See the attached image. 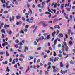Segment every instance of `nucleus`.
I'll return each instance as SVG.
<instances>
[{
	"instance_id": "nucleus-1",
	"label": "nucleus",
	"mask_w": 75,
	"mask_h": 75,
	"mask_svg": "<svg viewBox=\"0 0 75 75\" xmlns=\"http://www.w3.org/2000/svg\"><path fill=\"white\" fill-rule=\"evenodd\" d=\"M25 15H26V18H27L26 19V21H27V22H28V21H29V18H28V16H29V13H25Z\"/></svg>"
},
{
	"instance_id": "nucleus-2",
	"label": "nucleus",
	"mask_w": 75,
	"mask_h": 75,
	"mask_svg": "<svg viewBox=\"0 0 75 75\" xmlns=\"http://www.w3.org/2000/svg\"><path fill=\"white\" fill-rule=\"evenodd\" d=\"M10 21V22H12V20L13 21H14V16H12V18L10 17L9 18Z\"/></svg>"
},
{
	"instance_id": "nucleus-3",
	"label": "nucleus",
	"mask_w": 75,
	"mask_h": 75,
	"mask_svg": "<svg viewBox=\"0 0 75 75\" xmlns=\"http://www.w3.org/2000/svg\"><path fill=\"white\" fill-rule=\"evenodd\" d=\"M52 67L53 69V72H57V69H55V68H56V67L55 66H53Z\"/></svg>"
},
{
	"instance_id": "nucleus-4",
	"label": "nucleus",
	"mask_w": 75,
	"mask_h": 75,
	"mask_svg": "<svg viewBox=\"0 0 75 75\" xmlns=\"http://www.w3.org/2000/svg\"><path fill=\"white\" fill-rule=\"evenodd\" d=\"M45 14H49L48 16L49 18H50V17H51V14L50 13L48 12H46L45 13Z\"/></svg>"
},
{
	"instance_id": "nucleus-5",
	"label": "nucleus",
	"mask_w": 75,
	"mask_h": 75,
	"mask_svg": "<svg viewBox=\"0 0 75 75\" xmlns=\"http://www.w3.org/2000/svg\"><path fill=\"white\" fill-rule=\"evenodd\" d=\"M69 7H70V8H66L67 10L68 11H71V9L72 8V6H71V5H70Z\"/></svg>"
},
{
	"instance_id": "nucleus-6",
	"label": "nucleus",
	"mask_w": 75,
	"mask_h": 75,
	"mask_svg": "<svg viewBox=\"0 0 75 75\" xmlns=\"http://www.w3.org/2000/svg\"><path fill=\"white\" fill-rule=\"evenodd\" d=\"M57 39H56L54 42V45H52V47H54V46H55V45H56V44H57Z\"/></svg>"
},
{
	"instance_id": "nucleus-7",
	"label": "nucleus",
	"mask_w": 75,
	"mask_h": 75,
	"mask_svg": "<svg viewBox=\"0 0 75 75\" xmlns=\"http://www.w3.org/2000/svg\"><path fill=\"white\" fill-rule=\"evenodd\" d=\"M59 59V58L57 57H54V62H56L57 61H58V59Z\"/></svg>"
},
{
	"instance_id": "nucleus-8",
	"label": "nucleus",
	"mask_w": 75,
	"mask_h": 75,
	"mask_svg": "<svg viewBox=\"0 0 75 75\" xmlns=\"http://www.w3.org/2000/svg\"><path fill=\"white\" fill-rule=\"evenodd\" d=\"M63 36H64V35L62 33H60L58 35V36L59 37H60V38L63 37Z\"/></svg>"
},
{
	"instance_id": "nucleus-9",
	"label": "nucleus",
	"mask_w": 75,
	"mask_h": 75,
	"mask_svg": "<svg viewBox=\"0 0 75 75\" xmlns=\"http://www.w3.org/2000/svg\"><path fill=\"white\" fill-rule=\"evenodd\" d=\"M56 34V32L55 31H54V32L53 33H52V37H54L55 36V35Z\"/></svg>"
},
{
	"instance_id": "nucleus-10",
	"label": "nucleus",
	"mask_w": 75,
	"mask_h": 75,
	"mask_svg": "<svg viewBox=\"0 0 75 75\" xmlns=\"http://www.w3.org/2000/svg\"><path fill=\"white\" fill-rule=\"evenodd\" d=\"M62 47L63 48V51H65V46L64 45V44H62Z\"/></svg>"
},
{
	"instance_id": "nucleus-11",
	"label": "nucleus",
	"mask_w": 75,
	"mask_h": 75,
	"mask_svg": "<svg viewBox=\"0 0 75 75\" xmlns=\"http://www.w3.org/2000/svg\"><path fill=\"white\" fill-rule=\"evenodd\" d=\"M59 21V19L56 18L53 21V23H55L56 22H57V21Z\"/></svg>"
},
{
	"instance_id": "nucleus-12",
	"label": "nucleus",
	"mask_w": 75,
	"mask_h": 75,
	"mask_svg": "<svg viewBox=\"0 0 75 75\" xmlns=\"http://www.w3.org/2000/svg\"><path fill=\"white\" fill-rule=\"evenodd\" d=\"M26 50H28V47L27 46H25V49L24 50V51L25 52H26Z\"/></svg>"
},
{
	"instance_id": "nucleus-13",
	"label": "nucleus",
	"mask_w": 75,
	"mask_h": 75,
	"mask_svg": "<svg viewBox=\"0 0 75 75\" xmlns=\"http://www.w3.org/2000/svg\"><path fill=\"white\" fill-rule=\"evenodd\" d=\"M50 37H51V35L49 34L47 36L46 38L47 40H48V39H50Z\"/></svg>"
},
{
	"instance_id": "nucleus-14",
	"label": "nucleus",
	"mask_w": 75,
	"mask_h": 75,
	"mask_svg": "<svg viewBox=\"0 0 75 75\" xmlns=\"http://www.w3.org/2000/svg\"><path fill=\"white\" fill-rule=\"evenodd\" d=\"M42 39H41V38H39L38 39H36V40L37 42H38L39 41H41Z\"/></svg>"
},
{
	"instance_id": "nucleus-15",
	"label": "nucleus",
	"mask_w": 75,
	"mask_h": 75,
	"mask_svg": "<svg viewBox=\"0 0 75 75\" xmlns=\"http://www.w3.org/2000/svg\"><path fill=\"white\" fill-rule=\"evenodd\" d=\"M65 47L66 48V51H68V49H69V47L67 45L65 46Z\"/></svg>"
},
{
	"instance_id": "nucleus-16",
	"label": "nucleus",
	"mask_w": 75,
	"mask_h": 75,
	"mask_svg": "<svg viewBox=\"0 0 75 75\" xmlns=\"http://www.w3.org/2000/svg\"><path fill=\"white\" fill-rule=\"evenodd\" d=\"M6 56L7 57H8V56L10 55V54H9V53H8V52L6 51Z\"/></svg>"
},
{
	"instance_id": "nucleus-17",
	"label": "nucleus",
	"mask_w": 75,
	"mask_h": 75,
	"mask_svg": "<svg viewBox=\"0 0 75 75\" xmlns=\"http://www.w3.org/2000/svg\"><path fill=\"white\" fill-rule=\"evenodd\" d=\"M60 65L61 67H64V64H63L62 62H60Z\"/></svg>"
},
{
	"instance_id": "nucleus-18",
	"label": "nucleus",
	"mask_w": 75,
	"mask_h": 75,
	"mask_svg": "<svg viewBox=\"0 0 75 75\" xmlns=\"http://www.w3.org/2000/svg\"><path fill=\"white\" fill-rule=\"evenodd\" d=\"M3 25H4V24L3 23H2L0 25V30H1L2 28V27H3Z\"/></svg>"
},
{
	"instance_id": "nucleus-19",
	"label": "nucleus",
	"mask_w": 75,
	"mask_h": 75,
	"mask_svg": "<svg viewBox=\"0 0 75 75\" xmlns=\"http://www.w3.org/2000/svg\"><path fill=\"white\" fill-rule=\"evenodd\" d=\"M68 32L67 33V34L69 35H70V34H71V30H68Z\"/></svg>"
},
{
	"instance_id": "nucleus-20",
	"label": "nucleus",
	"mask_w": 75,
	"mask_h": 75,
	"mask_svg": "<svg viewBox=\"0 0 75 75\" xmlns=\"http://www.w3.org/2000/svg\"><path fill=\"white\" fill-rule=\"evenodd\" d=\"M4 27L6 28V27H10V26L8 25L5 24L4 25Z\"/></svg>"
},
{
	"instance_id": "nucleus-21",
	"label": "nucleus",
	"mask_w": 75,
	"mask_h": 75,
	"mask_svg": "<svg viewBox=\"0 0 75 75\" xmlns=\"http://www.w3.org/2000/svg\"><path fill=\"white\" fill-rule=\"evenodd\" d=\"M8 62L7 61H5V62H2V63L3 64H4V65H6V64H7Z\"/></svg>"
},
{
	"instance_id": "nucleus-22",
	"label": "nucleus",
	"mask_w": 75,
	"mask_h": 75,
	"mask_svg": "<svg viewBox=\"0 0 75 75\" xmlns=\"http://www.w3.org/2000/svg\"><path fill=\"white\" fill-rule=\"evenodd\" d=\"M64 4H63L61 5V9H63L64 8Z\"/></svg>"
},
{
	"instance_id": "nucleus-23",
	"label": "nucleus",
	"mask_w": 75,
	"mask_h": 75,
	"mask_svg": "<svg viewBox=\"0 0 75 75\" xmlns=\"http://www.w3.org/2000/svg\"><path fill=\"white\" fill-rule=\"evenodd\" d=\"M16 18L17 19V20H19V19H20V16L17 15L16 16Z\"/></svg>"
},
{
	"instance_id": "nucleus-24",
	"label": "nucleus",
	"mask_w": 75,
	"mask_h": 75,
	"mask_svg": "<svg viewBox=\"0 0 75 75\" xmlns=\"http://www.w3.org/2000/svg\"><path fill=\"white\" fill-rule=\"evenodd\" d=\"M20 34H24V31L23 30L21 29V31H20Z\"/></svg>"
},
{
	"instance_id": "nucleus-25",
	"label": "nucleus",
	"mask_w": 75,
	"mask_h": 75,
	"mask_svg": "<svg viewBox=\"0 0 75 75\" xmlns=\"http://www.w3.org/2000/svg\"><path fill=\"white\" fill-rule=\"evenodd\" d=\"M6 71L8 72H9L10 71V69H9V67H7Z\"/></svg>"
},
{
	"instance_id": "nucleus-26",
	"label": "nucleus",
	"mask_w": 75,
	"mask_h": 75,
	"mask_svg": "<svg viewBox=\"0 0 75 75\" xmlns=\"http://www.w3.org/2000/svg\"><path fill=\"white\" fill-rule=\"evenodd\" d=\"M48 24H47L45 23L43 24V26L45 27H47V26H48Z\"/></svg>"
},
{
	"instance_id": "nucleus-27",
	"label": "nucleus",
	"mask_w": 75,
	"mask_h": 75,
	"mask_svg": "<svg viewBox=\"0 0 75 75\" xmlns=\"http://www.w3.org/2000/svg\"><path fill=\"white\" fill-rule=\"evenodd\" d=\"M15 42L16 44H18L19 42V41L18 39H16L15 41Z\"/></svg>"
},
{
	"instance_id": "nucleus-28",
	"label": "nucleus",
	"mask_w": 75,
	"mask_h": 75,
	"mask_svg": "<svg viewBox=\"0 0 75 75\" xmlns=\"http://www.w3.org/2000/svg\"><path fill=\"white\" fill-rule=\"evenodd\" d=\"M49 71V70H48L47 71H45V74H48V71Z\"/></svg>"
},
{
	"instance_id": "nucleus-29",
	"label": "nucleus",
	"mask_w": 75,
	"mask_h": 75,
	"mask_svg": "<svg viewBox=\"0 0 75 75\" xmlns=\"http://www.w3.org/2000/svg\"><path fill=\"white\" fill-rule=\"evenodd\" d=\"M38 27V26H37L36 27V28H35V29L33 30V33H34V32H35V31L36 30H37V29Z\"/></svg>"
},
{
	"instance_id": "nucleus-30",
	"label": "nucleus",
	"mask_w": 75,
	"mask_h": 75,
	"mask_svg": "<svg viewBox=\"0 0 75 75\" xmlns=\"http://www.w3.org/2000/svg\"><path fill=\"white\" fill-rule=\"evenodd\" d=\"M20 57H22V58H25L24 56L23 55V54H21L20 56Z\"/></svg>"
},
{
	"instance_id": "nucleus-31",
	"label": "nucleus",
	"mask_w": 75,
	"mask_h": 75,
	"mask_svg": "<svg viewBox=\"0 0 75 75\" xmlns=\"http://www.w3.org/2000/svg\"><path fill=\"white\" fill-rule=\"evenodd\" d=\"M2 33H6V31H5V30L4 29H3L1 31Z\"/></svg>"
},
{
	"instance_id": "nucleus-32",
	"label": "nucleus",
	"mask_w": 75,
	"mask_h": 75,
	"mask_svg": "<svg viewBox=\"0 0 75 75\" xmlns=\"http://www.w3.org/2000/svg\"><path fill=\"white\" fill-rule=\"evenodd\" d=\"M9 62H11L12 61V58L10 57L9 58Z\"/></svg>"
},
{
	"instance_id": "nucleus-33",
	"label": "nucleus",
	"mask_w": 75,
	"mask_h": 75,
	"mask_svg": "<svg viewBox=\"0 0 75 75\" xmlns=\"http://www.w3.org/2000/svg\"><path fill=\"white\" fill-rule=\"evenodd\" d=\"M1 1L2 3H4L6 2V1L5 0H4V1L3 0H1Z\"/></svg>"
},
{
	"instance_id": "nucleus-34",
	"label": "nucleus",
	"mask_w": 75,
	"mask_h": 75,
	"mask_svg": "<svg viewBox=\"0 0 75 75\" xmlns=\"http://www.w3.org/2000/svg\"><path fill=\"white\" fill-rule=\"evenodd\" d=\"M34 44L35 45H37V42L36 41H34Z\"/></svg>"
},
{
	"instance_id": "nucleus-35",
	"label": "nucleus",
	"mask_w": 75,
	"mask_h": 75,
	"mask_svg": "<svg viewBox=\"0 0 75 75\" xmlns=\"http://www.w3.org/2000/svg\"><path fill=\"white\" fill-rule=\"evenodd\" d=\"M18 47V45L16 44L15 45V48H17Z\"/></svg>"
},
{
	"instance_id": "nucleus-36",
	"label": "nucleus",
	"mask_w": 75,
	"mask_h": 75,
	"mask_svg": "<svg viewBox=\"0 0 75 75\" xmlns=\"http://www.w3.org/2000/svg\"><path fill=\"white\" fill-rule=\"evenodd\" d=\"M49 60L51 61H52V62H53V63H54V62H53V59L50 58H49Z\"/></svg>"
},
{
	"instance_id": "nucleus-37",
	"label": "nucleus",
	"mask_w": 75,
	"mask_h": 75,
	"mask_svg": "<svg viewBox=\"0 0 75 75\" xmlns=\"http://www.w3.org/2000/svg\"><path fill=\"white\" fill-rule=\"evenodd\" d=\"M59 30H57V31L56 35H58V34H59Z\"/></svg>"
},
{
	"instance_id": "nucleus-38",
	"label": "nucleus",
	"mask_w": 75,
	"mask_h": 75,
	"mask_svg": "<svg viewBox=\"0 0 75 75\" xmlns=\"http://www.w3.org/2000/svg\"><path fill=\"white\" fill-rule=\"evenodd\" d=\"M42 70H40L39 72V74L40 75H41V74H42Z\"/></svg>"
},
{
	"instance_id": "nucleus-39",
	"label": "nucleus",
	"mask_w": 75,
	"mask_h": 75,
	"mask_svg": "<svg viewBox=\"0 0 75 75\" xmlns=\"http://www.w3.org/2000/svg\"><path fill=\"white\" fill-rule=\"evenodd\" d=\"M57 3H55L54 5V8H56L57 7Z\"/></svg>"
},
{
	"instance_id": "nucleus-40",
	"label": "nucleus",
	"mask_w": 75,
	"mask_h": 75,
	"mask_svg": "<svg viewBox=\"0 0 75 75\" xmlns=\"http://www.w3.org/2000/svg\"><path fill=\"white\" fill-rule=\"evenodd\" d=\"M29 70H30V67L28 66V69H27L26 70V73L27 72V71H29Z\"/></svg>"
},
{
	"instance_id": "nucleus-41",
	"label": "nucleus",
	"mask_w": 75,
	"mask_h": 75,
	"mask_svg": "<svg viewBox=\"0 0 75 75\" xmlns=\"http://www.w3.org/2000/svg\"><path fill=\"white\" fill-rule=\"evenodd\" d=\"M8 12L7 11H4V14H7V13H8Z\"/></svg>"
},
{
	"instance_id": "nucleus-42",
	"label": "nucleus",
	"mask_w": 75,
	"mask_h": 75,
	"mask_svg": "<svg viewBox=\"0 0 75 75\" xmlns=\"http://www.w3.org/2000/svg\"><path fill=\"white\" fill-rule=\"evenodd\" d=\"M60 72L61 74H64V71H63L62 70H61L60 71Z\"/></svg>"
},
{
	"instance_id": "nucleus-43",
	"label": "nucleus",
	"mask_w": 75,
	"mask_h": 75,
	"mask_svg": "<svg viewBox=\"0 0 75 75\" xmlns=\"http://www.w3.org/2000/svg\"><path fill=\"white\" fill-rule=\"evenodd\" d=\"M69 43L70 45H72V41H70L69 42Z\"/></svg>"
},
{
	"instance_id": "nucleus-44",
	"label": "nucleus",
	"mask_w": 75,
	"mask_h": 75,
	"mask_svg": "<svg viewBox=\"0 0 75 75\" xmlns=\"http://www.w3.org/2000/svg\"><path fill=\"white\" fill-rule=\"evenodd\" d=\"M42 24H46V22L44 21H42Z\"/></svg>"
},
{
	"instance_id": "nucleus-45",
	"label": "nucleus",
	"mask_w": 75,
	"mask_h": 75,
	"mask_svg": "<svg viewBox=\"0 0 75 75\" xmlns=\"http://www.w3.org/2000/svg\"><path fill=\"white\" fill-rule=\"evenodd\" d=\"M67 70H66L65 71H63V74H65V73H67Z\"/></svg>"
},
{
	"instance_id": "nucleus-46",
	"label": "nucleus",
	"mask_w": 75,
	"mask_h": 75,
	"mask_svg": "<svg viewBox=\"0 0 75 75\" xmlns=\"http://www.w3.org/2000/svg\"><path fill=\"white\" fill-rule=\"evenodd\" d=\"M47 57V54H45L43 56V58H46V57Z\"/></svg>"
},
{
	"instance_id": "nucleus-47",
	"label": "nucleus",
	"mask_w": 75,
	"mask_h": 75,
	"mask_svg": "<svg viewBox=\"0 0 75 75\" xmlns=\"http://www.w3.org/2000/svg\"><path fill=\"white\" fill-rule=\"evenodd\" d=\"M63 44H64V45L65 46H67V43H66V42H63Z\"/></svg>"
},
{
	"instance_id": "nucleus-48",
	"label": "nucleus",
	"mask_w": 75,
	"mask_h": 75,
	"mask_svg": "<svg viewBox=\"0 0 75 75\" xmlns=\"http://www.w3.org/2000/svg\"><path fill=\"white\" fill-rule=\"evenodd\" d=\"M53 55L54 56H56V53L55 51L54 52Z\"/></svg>"
},
{
	"instance_id": "nucleus-49",
	"label": "nucleus",
	"mask_w": 75,
	"mask_h": 75,
	"mask_svg": "<svg viewBox=\"0 0 75 75\" xmlns=\"http://www.w3.org/2000/svg\"><path fill=\"white\" fill-rule=\"evenodd\" d=\"M45 54V53L44 52H42L41 53V55L42 56V55H44V54Z\"/></svg>"
},
{
	"instance_id": "nucleus-50",
	"label": "nucleus",
	"mask_w": 75,
	"mask_h": 75,
	"mask_svg": "<svg viewBox=\"0 0 75 75\" xmlns=\"http://www.w3.org/2000/svg\"><path fill=\"white\" fill-rule=\"evenodd\" d=\"M28 23H33V21L31 20H29Z\"/></svg>"
},
{
	"instance_id": "nucleus-51",
	"label": "nucleus",
	"mask_w": 75,
	"mask_h": 75,
	"mask_svg": "<svg viewBox=\"0 0 75 75\" xmlns=\"http://www.w3.org/2000/svg\"><path fill=\"white\" fill-rule=\"evenodd\" d=\"M15 4L16 5H18V3L17 1H16L15 2Z\"/></svg>"
},
{
	"instance_id": "nucleus-52",
	"label": "nucleus",
	"mask_w": 75,
	"mask_h": 75,
	"mask_svg": "<svg viewBox=\"0 0 75 75\" xmlns=\"http://www.w3.org/2000/svg\"><path fill=\"white\" fill-rule=\"evenodd\" d=\"M42 24V21H41L39 23H38V25H41Z\"/></svg>"
},
{
	"instance_id": "nucleus-53",
	"label": "nucleus",
	"mask_w": 75,
	"mask_h": 75,
	"mask_svg": "<svg viewBox=\"0 0 75 75\" xmlns=\"http://www.w3.org/2000/svg\"><path fill=\"white\" fill-rule=\"evenodd\" d=\"M25 11H26V9H25L23 10V13H25Z\"/></svg>"
},
{
	"instance_id": "nucleus-54",
	"label": "nucleus",
	"mask_w": 75,
	"mask_h": 75,
	"mask_svg": "<svg viewBox=\"0 0 75 75\" xmlns=\"http://www.w3.org/2000/svg\"><path fill=\"white\" fill-rule=\"evenodd\" d=\"M40 59H38L37 60V63H38L39 62H40Z\"/></svg>"
},
{
	"instance_id": "nucleus-55",
	"label": "nucleus",
	"mask_w": 75,
	"mask_h": 75,
	"mask_svg": "<svg viewBox=\"0 0 75 75\" xmlns=\"http://www.w3.org/2000/svg\"><path fill=\"white\" fill-rule=\"evenodd\" d=\"M31 27L33 28V29L34 30V28H35V25L32 26Z\"/></svg>"
},
{
	"instance_id": "nucleus-56",
	"label": "nucleus",
	"mask_w": 75,
	"mask_h": 75,
	"mask_svg": "<svg viewBox=\"0 0 75 75\" xmlns=\"http://www.w3.org/2000/svg\"><path fill=\"white\" fill-rule=\"evenodd\" d=\"M51 65V62H48V65L50 66Z\"/></svg>"
},
{
	"instance_id": "nucleus-57",
	"label": "nucleus",
	"mask_w": 75,
	"mask_h": 75,
	"mask_svg": "<svg viewBox=\"0 0 75 75\" xmlns=\"http://www.w3.org/2000/svg\"><path fill=\"white\" fill-rule=\"evenodd\" d=\"M61 47V44H59L58 45V47L59 48H60V47Z\"/></svg>"
},
{
	"instance_id": "nucleus-58",
	"label": "nucleus",
	"mask_w": 75,
	"mask_h": 75,
	"mask_svg": "<svg viewBox=\"0 0 75 75\" xmlns=\"http://www.w3.org/2000/svg\"><path fill=\"white\" fill-rule=\"evenodd\" d=\"M70 64H71L72 65H73V62L72 61V60H71L70 61Z\"/></svg>"
},
{
	"instance_id": "nucleus-59",
	"label": "nucleus",
	"mask_w": 75,
	"mask_h": 75,
	"mask_svg": "<svg viewBox=\"0 0 75 75\" xmlns=\"http://www.w3.org/2000/svg\"><path fill=\"white\" fill-rule=\"evenodd\" d=\"M36 61V58H34V63L35 64V62Z\"/></svg>"
},
{
	"instance_id": "nucleus-60",
	"label": "nucleus",
	"mask_w": 75,
	"mask_h": 75,
	"mask_svg": "<svg viewBox=\"0 0 75 75\" xmlns=\"http://www.w3.org/2000/svg\"><path fill=\"white\" fill-rule=\"evenodd\" d=\"M58 57H62V55H61V54H58Z\"/></svg>"
},
{
	"instance_id": "nucleus-61",
	"label": "nucleus",
	"mask_w": 75,
	"mask_h": 75,
	"mask_svg": "<svg viewBox=\"0 0 75 75\" xmlns=\"http://www.w3.org/2000/svg\"><path fill=\"white\" fill-rule=\"evenodd\" d=\"M66 68H69V64H68L66 65Z\"/></svg>"
},
{
	"instance_id": "nucleus-62",
	"label": "nucleus",
	"mask_w": 75,
	"mask_h": 75,
	"mask_svg": "<svg viewBox=\"0 0 75 75\" xmlns=\"http://www.w3.org/2000/svg\"><path fill=\"white\" fill-rule=\"evenodd\" d=\"M57 28H58V29H60V27H59V25H57Z\"/></svg>"
},
{
	"instance_id": "nucleus-63",
	"label": "nucleus",
	"mask_w": 75,
	"mask_h": 75,
	"mask_svg": "<svg viewBox=\"0 0 75 75\" xmlns=\"http://www.w3.org/2000/svg\"><path fill=\"white\" fill-rule=\"evenodd\" d=\"M2 45L3 46V47H4V46L5 45H6V44H5V43H3L2 44Z\"/></svg>"
},
{
	"instance_id": "nucleus-64",
	"label": "nucleus",
	"mask_w": 75,
	"mask_h": 75,
	"mask_svg": "<svg viewBox=\"0 0 75 75\" xmlns=\"http://www.w3.org/2000/svg\"><path fill=\"white\" fill-rule=\"evenodd\" d=\"M72 9H75V6H72Z\"/></svg>"
}]
</instances>
